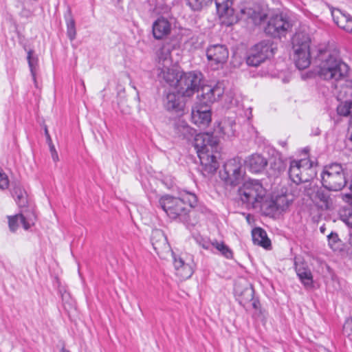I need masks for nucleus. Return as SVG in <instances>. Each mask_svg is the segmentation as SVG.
Listing matches in <instances>:
<instances>
[{
  "instance_id": "obj_36",
  "label": "nucleus",
  "mask_w": 352,
  "mask_h": 352,
  "mask_svg": "<svg viewBox=\"0 0 352 352\" xmlns=\"http://www.w3.org/2000/svg\"><path fill=\"white\" fill-rule=\"evenodd\" d=\"M170 51L169 48L163 46L157 52V56L160 63L162 60L165 63H170Z\"/></svg>"
},
{
  "instance_id": "obj_11",
  "label": "nucleus",
  "mask_w": 352,
  "mask_h": 352,
  "mask_svg": "<svg viewBox=\"0 0 352 352\" xmlns=\"http://www.w3.org/2000/svg\"><path fill=\"white\" fill-rule=\"evenodd\" d=\"M274 54L272 43L264 40L254 45L246 57V63L251 67H258Z\"/></svg>"
},
{
  "instance_id": "obj_44",
  "label": "nucleus",
  "mask_w": 352,
  "mask_h": 352,
  "mask_svg": "<svg viewBox=\"0 0 352 352\" xmlns=\"http://www.w3.org/2000/svg\"><path fill=\"white\" fill-rule=\"evenodd\" d=\"M250 302L254 309L257 310L260 308V302L258 299L253 298V300Z\"/></svg>"
},
{
  "instance_id": "obj_20",
  "label": "nucleus",
  "mask_w": 352,
  "mask_h": 352,
  "mask_svg": "<svg viewBox=\"0 0 352 352\" xmlns=\"http://www.w3.org/2000/svg\"><path fill=\"white\" fill-rule=\"evenodd\" d=\"M331 12L334 23L340 28L352 34V16L338 8H332Z\"/></svg>"
},
{
  "instance_id": "obj_27",
  "label": "nucleus",
  "mask_w": 352,
  "mask_h": 352,
  "mask_svg": "<svg viewBox=\"0 0 352 352\" xmlns=\"http://www.w3.org/2000/svg\"><path fill=\"white\" fill-rule=\"evenodd\" d=\"M64 18L67 25V35L70 41H74L76 36V22L70 7H67Z\"/></svg>"
},
{
  "instance_id": "obj_12",
  "label": "nucleus",
  "mask_w": 352,
  "mask_h": 352,
  "mask_svg": "<svg viewBox=\"0 0 352 352\" xmlns=\"http://www.w3.org/2000/svg\"><path fill=\"white\" fill-rule=\"evenodd\" d=\"M241 165L236 160H230L223 166V170L220 172V177L226 184L236 186L243 179Z\"/></svg>"
},
{
  "instance_id": "obj_45",
  "label": "nucleus",
  "mask_w": 352,
  "mask_h": 352,
  "mask_svg": "<svg viewBox=\"0 0 352 352\" xmlns=\"http://www.w3.org/2000/svg\"><path fill=\"white\" fill-rule=\"evenodd\" d=\"M346 146L352 151V130L350 137L345 141Z\"/></svg>"
},
{
  "instance_id": "obj_23",
  "label": "nucleus",
  "mask_w": 352,
  "mask_h": 352,
  "mask_svg": "<svg viewBox=\"0 0 352 352\" xmlns=\"http://www.w3.org/2000/svg\"><path fill=\"white\" fill-rule=\"evenodd\" d=\"M173 128L175 136L182 140H190L195 133V131L184 120L175 122Z\"/></svg>"
},
{
  "instance_id": "obj_43",
  "label": "nucleus",
  "mask_w": 352,
  "mask_h": 352,
  "mask_svg": "<svg viewBox=\"0 0 352 352\" xmlns=\"http://www.w3.org/2000/svg\"><path fill=\"white\" fill-rule=\"evenodd\" d=\"M52 157L54 162L58 161V155L52 143L49 144Z\"/></svg>"
},
{
  "instance_id": "obj_34",
  "label": "nucleus",
  "mask_w": 352,
  "mask_h": 352,
  "mask_svg": "<svg viewBox=\"0 0 352 352\" xmlns=\"http://www.w3.org/2000/svg\"><path fill=\"white\" fill-rule=\"evenodd\" d=\"M194 272L193 267L188 264L186 265H184L183 267L177 269V271H175L176 275L181 279V280H186L189 278H190Z\"/></svg>"
},
{
  "instance_id": "obj_7",
  "label": "nucleus",
  "mask_w": 352,
  "mask_h": 352,
  "mask_svg": "<svg viewBox=\"0 0 352 352\" xmlns=\"http://www.w3.org/2000/svg\"><path fill=\"white\" fill-rule=\"evenodd\" d=\"M293 58L298 69L308 67L311 63L310 38L307 34L296 33L292 40Z\"/></svg>"
},
{
  "instance_id": "obj_29",
  "label": "nucleus",
  "mask_w": 352,
  "mask_h": 352,
  "mask_svg": "<svg viewBox=\"0 0 352 352\" xmlns=\"http://www.w3.org/2000/svg\"><path fill=\"white\" fill-rule=\"evenodd\" d=\"M236 292L239 296V303L243 307H245L248 303L253 300L254 290L252 286H248L241 291L236 289Z\"/></svg>"
},
{
  "instance_id": "obj_8",
  "label": "nucleus",
  "mask_w": 352,
  "mask_h": 352,
  "mask_svg": "<svg viewBox=\"0 0 352 352\" xmlns=\"http://www.w3.org/2000/svg\"><path fill=\"white\" fill-rule=\"evenodd\" d=\"M202 74L199 72H182L176 89L182 97H190L199 92L202 80Z\"/></svg>"
},
{
  "instance_id": "obj_26",
  "label": "nucleus",
  "mask_w": 352,
  "mask_h": 352,
  "mask_svg": "<svg viewBox=\"0 0 352 352\" xmlns=\"http://www.w3.org/2000/svg\"><path fill=\"white\" fill-rule=\"evenodd\" d=\"M289 204L287 196L285 195H280L271 201L269 204V209L273 212H281L287 209Z\"/></svg>"
},
{
  "instance_id": "obj_47",
  "label": "nucleus",
  "mask_w": 352,
  "mask_h": 352,
  "mask_svg": "<svg viewBox=\"0 0 352 352\" xmlns=\"http://www.w3.org/2000/svg\"><path fill=\"white\" fill-rule=\"evenodd\" d=\"M211 245V243H208V242H204L201 244L202 247L204 248V249H209L210 248V245Z\"/></svg>"
},
{
  "instance_id": "obj_46",
  "label": "nucleus",
  "mask_w": 352,
  "mask_h": 352,
  "mask_svg": "<svg viewBox=\"0 0 352 352\" xmlns=\"http://www.w3.org/2000/svg\"><path fill=\"white\" fill-rule=\"evenodd\" d=\"M45 135L47 137V140L49 144L52 143V140H51V138L50 136V134L48 133V131H47V128H45Z\"/></svg>"
},
{
  "instance_id": "obj_3",
  "label": "nucleus",
  "mask_w": 352,
  "mask_h": 352,
  "mask_svg": "<svg viewBox=\"0 0 352 352\" xmlns=\"http://www.w3.org/2000/svg\"><path fill=\"white\" fill-rule=\"evenodd\" d=\"M197 201V197L195 193L184 190L180 192V197L168 195L162 196L159 199V206L170 218L186 221L189 209L186 204L188 203L190 207L194 208Z\"/></svg>"
},
{
  "instance_id": "obj_24",
  "label": "nucleus",
  "mask_w": 352,
  "mask_h": 352,
  "mask_svg": "<svg viewBox=\"0 0 352 352\" xmlns=\"http://www.w3.org/2000/svg\"><path fill=\"white\" fill-rule=\"evenodd\" d=\"M289 176L291 180L296 184L309 182L307 179H304L302 177L300 161L293 160L290 162Z\"/></svg>"
},
{
  "instance_id": "obj_50",
  "label": "nucleus",
  "mask_w": 352,
  "mask_h": 352,
  "mask_svg": "<svg viewBox=\"0 0 352 352\" xmlns=\"http://www.w3.org/2000/svg\"><path fill=\"white\" fill-rule=\"evenodd\" d=\"M63 352H70V351H66V350H64V349H63Z\"/></svg>"
},
{
  "instance_id": "obj_32",
  "label": "nucleus",
  "mask_w": 352,
  "mask_h": 352,
  "mask_svg": "<svg viewBox=\"0 0 352 352\" xmlns=\"http://www.w3.org/2000/svg\"><path fill=\"white\" fill-rule=\"evenodd\" d=\"M211 245L217 250L219 253L225 258L230 259L233 257L232 250L223 242H219L217 240L211 243Z\"/></svg>"
},
{
  "instance_id": "obj_30",
  "label": "nucleus",
  "mask_w": 352,
  "mask_h": 352,
  "mask_svg": "<svg viewBox=\"0 0 352 352\" xmlns=\"http://www.w3.org/2000/svg\"><path fill=\"white\" fill-rule=\"evenodd\" d=\"M236 123L234 120H224L220 126L223 138H232L236 135Z\"/></svg>"
},
{
  "instance_id": "obj_37",
  "label": "nucleus",
  "mask_w": 352,
  "mask_h": 352,
  "mask_svg": "<svg viewBox=\"0 0 352 352\" xmlns=\"http://www.w3.org/2000/svg\"><path fill=\"white\" fill-rule=\"evenodd\" d=\"M329 245L331 249L336 250L338 248L339 244L341 241L340 240L338 235L336 232H331L328 235Z\"/></svg>"
},
{
  "instance_id": "obj_22",
  "label": "nucleus",
  "mask_w": 352,
  "mask_h": 352,
  "mask_svg": "<svg viewBox=\"0 0 352 352\" xmlns=\"http://www.w3.org/2000/svg\"><path fill=\"white\" fill-rule=\"evenodd\" d=\"M250 170L254 173H258L265 170L267 165V160L260 154H252L246 161Z\"/></svg>"
},
{
  "instance_id": "obj_25",
  "label": "nucleus",
  "mask_w": 352,
  "mask_h": 352,
  "mask_svg": "<svg viewBox=\"0 0 352 352\" xmlns=\"http://www.w3.org/2000/svg\"><path fill=\"white\" fill-rule=\"evenodd\" d=\"M252 236L254 245H260L266 249L271 246V241L263 229L261 228H254L252 231Z\"/></svg>"
},
{
  "instance_id": "obj_31",
  "label": "nucleus",
  "mask_w": 352,
  "mask_h": 352,
  "mask_svg": "<svg viewBox=\"0 0 352 352\" xmlns=\"http://www.w3.org/2000/svg\"><path fill=\"white\" fill-rule=\"evenodd\" d=\"M296 271L300 280L305 286L312 285L313 277L310 270L302 266H296Z\"/></svg>"
},
{
  "instance_id": "obj_4",
  "label": "nucleus",
  "mask_w": 352,
  "mask_h": 352,
  "mask_svg": "<svg viewBox=\"0 0 352 352\" xmlns=\"http://www.w3.org/2000/svg\"><path fill=\"white\" fill-rule=\"evenodd\" d=\"M316 59L320 61L319 76L324 80L338 81L347 76L348 65L327 49H319Z\"/></svg>"
},
{
  "instance_id": "obj_9",
  "label": "nucleus",
  "mask_w": 352,
  "mask_h": 352,
  "mask_svg": "<svg viewBox=\"0 0 352 352\" xmlns=\"http://www.w3.org/2000/svg\"><path fill=\"white\" fill-rule=\"evenodd\" d=\"M327 188L318 186L309 182L305 186V192L315 204L322 210H330L333 207V198Z\"/></svg>"
},
{
  "instance_id": "obj_18",
  "label": "nucleus",
  "mask_w": 352,
  "mask_h": 352,
  "mask_svg": "<svg viewBox=\"0 0 352 352\" xmlns=\"http://www.w3.org/2000/svg\"><path fill=\"white\" fill-rule=\"evenodd\" d=\"M215 3L217 13L221 17H227L228 21L223 23L230 26L237 22V18L234 15V9L232 8L233 0H212Z\"/></svg>"
},
{
  "instance_id": "obj_48",
  "label": "nucleus",
  "mask_w": 352,
  "mask_h": 352,
  "mask_svg": "<svg viewBox=\"0 0 352 352\" xmlns=\"http://www.w3.org/2000/svg\"><path fill=\"white\" fill-rule=\"evenodd\" d=\"M265 17V14H263V16H260V21H263Z\"/></svg>"
},
{
  "instance_id": "obj_40",
  "label": "nucleus",
  "mask_w": 352,
  "mask_h": 352,
  "mask_svg": "<svg viewBox=\"0 0 352 352\" xmlns=\"http://www.w3.org/2000/svg\"><path fill=\"white\" fill-rule=\"evenodd\" d=\"M9 186V180L8 176L3 173L2 169L0 168V188L6 189Z\"/></svg>"
},
{
  "instance_id": "obj_14",
  "label": "nucleus",
  "mask_w": 352,
  "mask_h": 352,
  "mask_svg": "<svg viewBox=\"0 0 352 352\" xmlns=\"http://www.w3.org/2000/svg\"><path fill=\"white\" fill-rule=\"evenodd\" d=\"M228 56L229 52L225 45H210L206 49V56L208 61L217 67L225 63L228 58Z\"/></svg>"
},
{
  "instance_id": "obj_2",
  "label": "nucleus",
  "mask_w": 352,
  "mask_h": 352,
  "mask_svg": "<svg viewBox=\"0 0 352 352\" xmlns=\"http://www.w3.org/2000/svg\"><path fill=\"white\" fill-rule=\"evenodd\" d=\"M201 92L197 95L198 102L192 109L191 119L194 124L204 128L211 122L210 105L223 94V89L218 85L213 87L204 85L201 87Z\"/></svg>"
},
{
  "instance_id": "obj_6",
  "label": "nucleus",
  "mask_w": 352,
  "mask_h": 352,
  "mask_svg": "<svg viewBox=\"0 0 352 352\" xmlns=\"http://www.w3.org/2000/svg\"><path fill=\"white\" fill-rule=\"evenodd\" d=\"M238 194L247 208H256L261 207L266 190L258 181L254 180L243 184L239 188Z\"/></svg>"
},
{
  "instance_id": "obj_33",
  "label": "nucleus",
  "mask_w": 352,
  "mask_h": 352,
  "mask_svg": "<svg viewBox=\"0 0 352 352\" xmlns=\"http://www.w3.org/2000/svg\"><path fill=\"white\" fill-rule=\"evenodd\" d=\"M187 6L193 11H200L210 6L212 0H186Z\"/></svg>"
},
{
  "instance_id": "obj_52",
  "label": "nucleus",
  "mask_w": 352,
  "mask_h": 352,
  "mask_svg": "<svg viewBox=\"0 0 352 352\" xmlns=\"http://www.w3.org/2000/svg\"><path fill=\"white\" fill-rule=\"evenodd\" d=\"M320 230L322 232L324 230V228H320Z\"/></svg>"
},
{
  "instance_id": "obj_28",
  "label": "nucleus",
  "mask_w": 352,
  "mask_h": 352,
  "mask_svg": "<svg viewBox=\"0 0 352 352\" xmlns=\"http://www.w3.org/2000/svg\"><path fill=\"white\" fill-rule=\"evenodd\" d=\"M27 60L34 86L38 87L36 72L38 69V58L37 56L34 55L32 50H30L28 52Z\"/></svg>"
},
{
  "instance_id": "obj_39",
  "label": "nucleus",
  "mask_w": 352,
  "mask_h": 352,
  "mask_svg": "<svg viewBox=\"0 0 352 352\" xmlns=\"http://www.w3.org/2000/svg\"><path fill=\"white\" fill-rule=\"evenodd\" d=\"M271 167L278 173L283 171L285 168V164L280 159L274 160V163L271 164Z\"/></svg>"
},
{
  "instance_id": "obj_13",
  "label": "nucleus",
  "mask_w": 352,
  "mask_h": 352,
  "mask_svg": "<svg viewBox=\"0 0 352 352\" xmlns=\"http://www.w3.org/2000/svg\"><path fill=\"white\" fill-rule=\"evenodd\" d=\"M36 220V216L33 210H21L19 214L8 217L9 228L11 232H14L20 221L23 228L27 230L34 225Z\"/></svg>"
},
{
  "instance_id": "obj_42",
  "label": "nucleus",
  "mask_w": 352,
  "mask_h": 352,
  "mask_svg": "<svg viewBox=\"0 0 352 352\" xmlns=\"http://www.w3.org/2000/svg\"><path fill=\"white\" fill-rule=\"evenodd\" d=\"M170 253L173 255V263L175 271L177 270V269L183 267L184 265H188L187 263H185V262L183 261L181 258H177L176 255L174 254L173 251H171Z\"/></svg>"
},
{
  "instance_id": "obj_35",
  "label": "nucleus",
  "mask_w": 352,
  "mask_h": 352,
  "mask_svg": "<svg viewBox=\"0 0 352 352\" xmlns=\"http://www.w3.org/2000/svg\"><path fill=\"white\" fill-rule=\"evenodd\" d=\"M341 220L352 229V207L343 208L340 212Z\"/></svg>"
},
{
  "instance_id": "obj_10",
  "label": "nucleus",
  "mask_w": 352,
  "mask_h": 352,
  "mask_svg": "<svg viewBox=\"0 0 352 352\" xmlns=\"http://www.w3.org/2000/svg\"><path fill=\"white\" fill-rule=\"evenodd\" d=\"M292 24L289 17L283 14L272 16L264 28V32L274 38L285 37L289 32L292 31Z\"/></svg>"
},
{
  "instance_id": "obj_38",
  "label": "nucleus",
  "mask_w": 352,
  "mask_h": 352,
  "mask_svg": "<svg viewBox=\"0 0 352 352\" xmlns=\"http://www.w3.org/2000/svg\"><path fill=\"white\" fill-rule=\"evenodd\" d=\"M337 112L340 116H350V101H346L338 105Z\"/></svg>"
},
{
  "instance_id": "obj_5",
  "label": "nucleus",
  "mask_w": 352,
  "mask_h": 352,
  "mask_svg": "<svg viewBox=\"0 0 352 352\" xmlns=\"http://www.w3.org/2000/svg\"><path fill=\"white\" fill-rule=\"evenodd\" d=\"M320 181L322 186L329 190H341L347 182L342 165L331 163L324 166L320 173Z\"/></svg>"
},
{
  "instance_id": "obj_19",
  "label": "nucleus",
  "mask_w": 352,
  "mask_h": 352,
  "mask_svg": "<svg viewBox=\"0 0 352 352\" xmlns=\"http://www.w3.org/2000/svg\"><path fill=\"white\" fill-rule=\"evenodd\" d=\"M11 194L21 210L28 209L34 210L33 207L30 204L27 192L19 183L15 182L12 184Z\"/></svg>"
},
{
  "instance_id": "obj_16",
  "label": "nucleus",
  "mask_w": 352,
  "mask_h": 352,
  "mask_svg": "<svg viewBox=\"0 0 352 352\" xmlns=\"http://www.w3.org/2000/svg\"><path fill=\"white\" fill-rule=\"evenodd\" d=\"M172 23L164 16L157 17L152 25V34L155 39L162 40L166 38L171 33Z\"/></svg>"
},
{
  "instance_id": "obj_51",
  "label": "nucleus",
  "mask_w": 352,
  "mask_h": 352,
  "mask_svg": "<svg viewBox=\"0 0 352 352\" xmlns=\"http://www.w3.org/2000/svg\"><path fill=\"white\" fill-rule=\"evenodd\" d=\"M320 230L322 232L324 230V228H320Z\"/></svg>"
},
{
  "instance_id": "obj_17",
  "label": "nucleus",
  "mask_w": 352,
  "mask_h": 352,
  "mask_svg": "<svg viewBox=\"0 0 352 352\" xmlns=\"http://www.w3.org/2000/svg\"><path fill=\"white\" fill-rule=\"evenodd\" d=\"M181 73L178 69L169 67L164 64L162 67L157 68V76L161 83L176 87Z\"/></svg>"
},
{
  "instance_id": "obj_21",
  "label": "nucleus",
  "mask_w": 352,
  "mask_h": 352,
  "mask_svg": "<svg viewBox=\"0 0 352 352\" xmlns=\"http://www.w3.org/2000/svg\"><path fill=\"white\" fill-rule=\"evenodd\" d=\"M184 98L177 91V94L168 93L164 100V106L168 111L182 112L185 107Z\"/></svg>"
},
{
  "instance_id": "obj_49",
  "label": "nucleus",
  "mask_w": 352,
  "mask_h": 352,
  "mask_svg": "<svg viewBox=\"0 0 352 352\" xmlns=\"http://www.w3.org/2000/svg\"><path fill=\"white\" fill-rule=\"evenodd\" d=\"M350 235H351V237L350 238V239H349V240H350V243L352 245V234H351V232L350 233Z\"/></svg>"
},
{
  "instance_id": "obj_41",
  "label": "nucleus",
  "mask_w": 352,
  "mask_h": 352,
  "mask_svg": "<svg viewBox=\"0 0 352 352\" xmlns=\"http://www.w3.org/2000/svg\"><path fill=\"white\" fill-rule=\"evenodd\" d=\"M343 333L347 336L352 333V317L345 321L343 325Z\"/></svg>"
},
{
  "instance_id": "obj_15",
  "label": "nucleus",
  "mask_w": 352,
  "mask_h": 352,
  "mask_svg": "<svg viewBox=\"0 0 352 352\" xmlns=\"http://www.w3.org/2000/svg\"><path fill=\"white\" fill-rule=\"evenodd\" d=\"M151 241L155 252L162 258H164L172 251L166 236L161 230L155 229L152 231Z\"/></svg>"
},
{
  "instance_id": "obj_1",
  "label": "nucleus",
  "mask_w": 352,
  "mask_h": 352,
  "mask_svg": "<svg viewBox=\"0 0 352 352\" xmlns=\"http://www.w3.org/2000/svg\"><path fill=\"white\" fill-rule=\"evenodd\" d=\"M218 143V138L209 133H199L194 138V146L204 176L214 174L219 166L215 155Z\"/></svg>"
}]
</instances>
